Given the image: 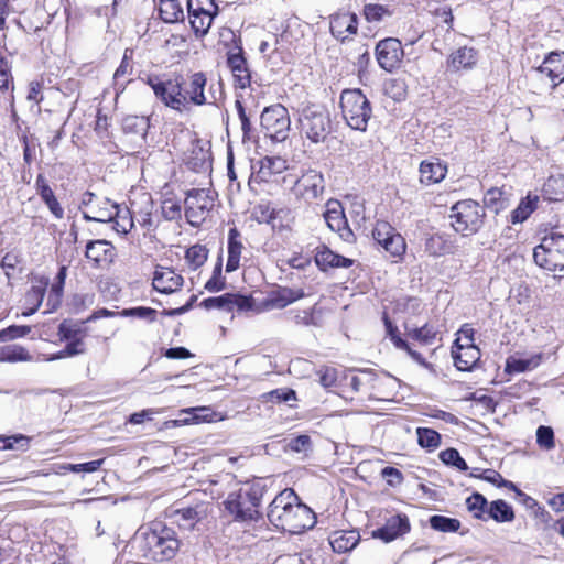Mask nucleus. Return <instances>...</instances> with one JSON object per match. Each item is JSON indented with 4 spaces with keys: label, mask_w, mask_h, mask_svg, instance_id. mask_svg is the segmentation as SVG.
<instances>
[{
    "label": "nucleus",
    "mask_w": 564,
    "mask_h": 564,
    "mask_svg": "<svg viewBox=\"0 0 564 564\" xmlns=\"http://www.w3.org/2000/svg\"><path fill=\"white\" fill-rule=\"evenodd\" d=\"M32 357L29 351L19 345L0 346V361L17 362L31 361Z\"/></svg>",
    "instance_id": "obj_38"
},
{
    "label": "nucleus",
    "mask_w": 564,
    "mask_h": 564,
    "mask_svg": "<svg viewBox=\"0 0 564 564\" xmlns=\"http://www.w3.org/2000/svg\"><path fill=\"white\" fill-rule=\"evenodd\" d=\"M470 476L478 477L497 487H506L508 489L514 490L517 495L525 497V502L530 507L536 505V501L533 498L525 496L521 490L517 488V486L512 481L503 479V477L494 469H485L480 475L471 473Z\"/></svg>",
    "instance_id": "obj_31"
},
{
    "label": "nucleus",
    "mask_w": 564,
    "mask_h": 564,
    "mask_svg": "<svg viewBox=\"0 0 564 564\" xmlns=\"http://www.w3.org/2000/svg\"><path fill=\"white\" fill-rule=\"evenodd\" d=\"M200 305L206 310H227L230 306V293L223 294L220 296L208 297L202 301Z\"/></svg>",
    "instance_id": "obj_59"
},
{
    "label": "nucleus",
    "mask_w": 564,
    "mask_h": 564,
    "mask_svg": "<svg viewBox=\"0 0 564 564\" xmlns=\"http://www.w3.org/2000/svg\"><path fill=\"white\" fill-rule=\"evenodd\" d=\"M45 289L43 286H32L31 290L25 295L26 304L31 305L28 311L22 313V316H30L34 314L40 305L42 304L44 297Z\"/></svg>",
    "instance_id": "obj_48"
},
{
    "label": "nucleus",
    "mask_w": 564,
    "mask_h": 564,
    "mask_svg": "<svg viewBox=\"0 0 564 564\" xmlns=\"http://www.w3.org/2000/svg\"><path fill=\"white\" fill-rule=\"evenodd\" d=\"M227 63L235 77L236 84L240 88H246L249 86L251 76L247 67V62L241 53H230L228 55Z\"/></svg>",
    "instance_id": "obj_26"
},
{
    "label": "nucleus",
    "mask_w": 564,
    "mask_h": 564,
    "mask_svg": "<svg viewBox=\"0 0 564 564\" xmlns=\"http://www.w3.org/2000/svg\"><path fill=\"white\" fill-rule=\"evenodd\" d=\"M31 332V327L26 325H11L0 330V343L22 338Z\"/></svg>",
    "instance_id": "obj_55"
},
{
    "label": "nucleus",
    "mask_w": 564,
    "mask_h": 564,
    "mask_svg": "<svg viewBox=\"0 0 564 564\" xmlns=\"http://www.w3.org/2000/svg\"><path fill=\"white\" fill-rule=\"evenodd\" d=\"M187 11L194 32L205 35L218 13V7L214 0H187Z\"/></svg>",
    "instance_id": "obj_11"
},
{
    "label": "nucleus",
    "mask_w": 564,
    "mask_h": 564,
    "mask_svg": "<svg viewBox=\"0 0 564 564\" xmlns=\"http://www.w3.org/2000/svg\"><path fill=\"white\" fill-rule=\"evenodd\" d=\"M467 508L474 513V517L481 519L484 509L487 507V500L480 494H474L466 500Z\"/></svg>",
    "instance_id": "obj_58"
},
{
    "label": "nucleus",
    "mask_w": 564,
    "mask_h": 564,
    "mask_svg": "<svg viewBox=\"0 0 564 564\" xmlns=\"http://www.w3.org/2000/svg\"><path fill=\"white\" fill-rule=\"evenodd\" d=\"M258 177L268 182L273 175L286 170V161L280 156H264L259 161Z\"/></svg>",
    "instance_id": "obj_30"
},
{
    "label": "nucleus",
    "mask_w": 564,
    "mask_h": 564,
    "mask_svg": "<svg viewBox=\"0 0 564 564\" xmlns=\"http://www.w3.org/2000/svg\"><path fill=\"white\" fill-rule=\"evenodd\" d=\"M405 329L409 337L422 344H431L436 335L435 329L427 324H424L421 327H411L406 324Z\"/></svg>",
    "instance_id": "obj_45"
},
{
    "label": "nucleus",
    "mask_w": 564,
    "mask_h": 564,
    "mask_svg": "<svg viewBox=\"0 0 564 564\" xmlns=\"http://www.w3.org/2000/svg\"><path fill=\"white\" fill-rule=\"evenodd\" d=\"M325 189V181L321 173L316 171H308L304 173L296 182L293 187V193L296 198L304 200L305 203H313L319 198Z\"/></svg>",
    "instance_id": "obj_14"
},
{
    "label": "nucleus",
    "mask_w": 564,
    "mask_h": 564,
    "mask_svg": "<svg viewBox=\"0 0 564 564\" xmlns=\"http://www.w3.org/2000/svg\"><path fill=\"white\" fill-rule=\"evenodd\" d=\"M208 514V505L198 503L194 507L182 508L176 511L180 525L192 529L195 523L204 520Z\"/></svg>",
    "instance_id": "obj_29"
},
{
    "label": "nucleus",
    "mask_w": 564,
    "mask_h": 564,
    "mask_svg": "<svg viewBox=\"0 0 564 564\" xmlns=\"http://www.w3.org/2000/svg\"><path fill=\"white\" fill-rule=\"evenodd\" d=\"M447 167L438 159L431 158L420 164V182L425 185L435 184L444 180Z\"/></svg>",
    "instance_id": "obj_23"
},
{
    "label": "nucleus",
    "mask_w": 564,
    "mask_h": 564,
    "mask_svg": "<svg viewBox=\"0 0 564 564\" xmlns=\"http://www.w3.org/2000/svg\"><path fill=\"white\" fill-rule=\"evenodd\" d=\"M324 219L328 228L338 232L340 238H343L345 241H350L354 238V234L348 226L346 216L344 214V208L339 200L329 199L326 203Z\"/></svg>",
    "instance_id": "obj_16"
},
{
    "label": "nucleus",
    "mask_w": 564,
    "mask_h": 564,
    "mask_svg": "<svg viewBox=\"0 0 564 564\" xmlns=\"http://www.w3.org/2000/svg\"><path fill=\"white\" fill-rule=\"evenodd\" d=\"M535 263L549 271L564 269V235L552 232L542 238L533 250Z\"/></svg>",
    "instance_id": "obj_8"
},
{
    "label": "nucleus",
    "mask_w": 564,
    "mask_h": 564,
    "mask_svg": "<svg viewBox=\"0 0 564 564\" xmlns=\"http://www.w3.org/2000/svg\"><path fill=\"white\" fill-rule=\"evenodd\" d=\"M488 514L497 522H510L514 519L512 508L505 500L492 501Z\"/></svg>",
    "instance_id": "obj_42"
},
{
    "label": "nucleus",
    "mask_w": 564,
    "mask_h": 564,
    "mask_svg": "<svg viewBox=\"0 0 564 564\" xmlns=\"http://www.w3.org/2000/svg\"><path fill=\"white\" fill-rule=\"evenodd\" d=\"M252 300L249 296H243L239 294H230V306L229 311L237 308V311H249L252 308Z\"/></svg>",
    "instance_id": "obj_64"
},
{
    "label": "nucleus",
    "mask_w": 564,
    "mask_h": 564,
    "mask_svg": "<svg viewBox=\"0 0 564 564\" xmlns=\"http://www.w3.org/2000/svg\"><path fill=\"white\" fill-rule=\"evenodd\" d=\"M453 251V246L441 235H433L425 241V252L433 257H441Z\"/></svg>",
    "instance_id": "obj_39"
},
{
    "label": "nucleus",
    "mask_w": 564,
    "mask_h": 564,
    "mask_svg": "<svg viewBox=\"0 0 564 564\" xmlns=\"http://www.w3.org/2000/svg\"><path fill=\"white\" fill-rule=\"evenodd\" d=\"M315 262L323 271L329 268H348L352 264L350 259L339 256L326 247L317 249Z\"/></svg>",
    "instance_id": "obj_27"
},
{
    "label": "nucleus",
    "mask_w": 564,
    "mask_h": 564,
    "mask_svg": "<svg viewBox=\"0 0 564 564\" xmlns=\"http://www.w3.org/2000/svg\"><path fill=\"white\" fill-rule=\"evenodd\" d=\"M269 521L290 534H300L315 524L314 512L299 498L293 489L281 491L269 506Z\"/></svg>",
    "instance_id": "obj_3"
},
{
    "label": "nucleus",
    "mask_w": 564,
    "mask_h": 564,
    "mask_svg": "<svg viewBox=\"0 0 564 564\" xmlns=\"http://www.w3.org/2000/svg\"><path fill=\"white\" fill-rule=\"evenodd\" d=\"M253 214L259 223L270 224L275 229L278 227L276 219L281 217V214H285V212L283 209L270 210L269 207L260 205L254 208Z\"/></svg>",
    "instance_id": "obj_49"
},
{
    "label": "nucleus",
    "mask_w": 564,
    "mask_h": 564,
    "mask_svg": "<svg viewBox=\"0 0 564 564\" xmlns=\"http://www.w3.org/2000/svg\"><path fill=\"white\" fill-rule=\"evenodd\" d=\"M485 215V208L478 202L459 200L451 208V225L457 232L473 235L481 228Z\"/></svg>",
    "instance_id": "obj_6"
},
{
    "label": "nucleus",
    "mask_w": 564,
    "mask_h": 564,
    "mask_svg": "<svg viewBox=\"0 0 564 564\" xmlns=\"http://www.w3.org/2000/svg\"><path fill=\"white\" fill-rule=\"evenodd\" d=\"M82 204L86 208L83 212V217L86 220L108 223L118 214L117 204L112 203L108 198H98L90 192L84 194Z\"/></svg>",
    "instance_id": "obj_13"
},
{
    "label": "nucleus",
    "mask_w": 564,
    "mask_h": 564,
    "mask_svg": "<svg viewBox=\"0 0 564 564\" xmlns=\"http://www.w3.org/2000/svg\"><path fill=\"white\" fill-rule=\"evenodd\" d=\"M364 15L368 22L378 23L391 15V12L386 6L369 3L364 7Z\"/></svg>",
    "instance_id": "obj_46"
},
{
    "label": "nucleus",
    "mask_w": 564,
    "mask_h": 564,
    "mask_svg": "<svg viewBox=\"0 0 564 564\" xmlns=\"http://www.w3.org/2000/svg\"><path fill=\"white\" fill-rule=\"evenodd\" d=\"M85 256L96 265L109 264L113 258V246L107 240L89 241L86 246Z\"/></svg>",
    "instance_id": "obj_21"
},
{
    "label": "nucleus",
    "mask_w": 564,
    "mask_h": 564,
    "mask_svg": "<svg viewBox=\"0 0 564 564\" xmlns=\"http://www.w3.org/2000/svg\"><path fill=\"white\" fill-rule=\"evenodd\" d=\"M543 197L549 202H562L564 199V175H551L543 185Z\"/></svg>",
    "instance_id": "obj_33"
},
{
    "label": "nucleus",
    "mask_w": 564,
    "mask_h": 564,
    "mask_svg": "<svg viewBox=\"0 0 564 564\" xmlns=\"http://www.w3.org/2000/svg\"><path fill=\"white\" fill-rule=\"evenodd\" d=\"M152 284L158 292L172 294L181 290L184 284V279L172 268L156 265Z\"/></svg>",
    "instance_id": "obj_17"
},
{
    "label": "nucleus",
    "mask_w": 564,
    "mask_h": 564,
    "mask_svg": "<svg viewBox=\"0 0 564 564\" xmlns=\"http://www.w3.org/2000/svg\"><path fill=\"white\" fill-rule=\"evenodd\" d=\"M340 108L346 123L351 129L366 131L372 116V108L360 89L344 90L340 95Z\"/></svg>",
    "instance_id": "obj_5"
},
{
    "label": "nucleus",
    "mask_w": 564,
    "mask_h": 564,
    "mask_svg": "<svg viewBox=\"0 0 564 564\" xmlns=\"http://www.w3.org/2000/svg\"><path fill=\"white\" fill-rule=\"evenodd\" d=\"M180 549V541L173 529L161 523L140 527L126 550L135 560L169 561L172 560Z\"/></svg>",
    "instance_id": "obj_2"
},
{
    "label": "nucleus",
    "mask_w": 564,
    "mask_h": 564,
    "mask_svg": "<svg viewBox=\"0 0 564 564\" xmlns=\"http://www.w3.org/2000/svg\"><path fill=\"white\" fill-rule=\"evenodd\" d=\"M431 528L443 533H454L460 529V521L455 518L434 514L429 519Z\"/></svg>",
    "instance_id": "obj_41"
},
{
    "label": "nucleus",
    "mask_w": 564,
    "mask_h": 564,
    "mask_svg": "<svg viewBox=\"0 0 564 564\" xmlns=\"http://www.w3.org/2000/svg\"><path fill=\"white\" fill-rule=\"evenodd\" d=\"M322 308L316 305L305 310H290L288 312L290 318L301 326H315L319 327L323 325Z\"/></svg>",
    "instance_id": "obj_28"
},
{
    "label": "nucleus",
    "mask_w": 564,
    "mask_h": 564,
    "mask_svg": "<svg viewBox=\"0 0 564 564\" xmlns=\"http://www.w3.org/2000/svg\"><path fill=\"white\" fill-rule=\"evenodd\" d=\"M127 53L128 51H126L119 67L116 69L113 74L115 85L120 89H123L126 84V80H123L122 83H120V80L132 73V65L129 61Z\"/></svg>",
    "instance_id": "obj_57"
},
{
    "label": "nucleus",
    "mask_w": 564,
    "mask_h": 564,
    "mask_svg": "<svg viewBox=\"0 0 564 564\" xmlns=\"http://www.w3.org/2000/svg\"><path fill=\"white\" fill-rule=\"evenodd\" d=\"M539 203V196L536 194L529 193L524 198L521 199L517 208L512 212V223H522L536 209Z\"/></svg>",
    "instance_id": "obj_36"
},
{
    "label": "nucleus",
    "mask_w": 564,
    "mask_h": 564,
    "mask_svg": "<svg viewBox=\"0 0 564 564\" xmlns=\"http://www.w3.org/2000/svg\"><path fill=\"white\" fill-rule=\"evenodd\" d=\"M58 335L61 340H75L84 338L82 329L77 324L64 321L58 326Z\"/></svg>",
    "instance_id": "obj_51"
},
{
    "label": "nucleus",
    "mask_w": 564,
    "mask_h": 564,
    "mask_svg": "<svg viewBox=\"0 0 564 564\" xmlns=\"http://www.w3.org/2000/svg\"><path fill=\"white\" fill-rule=\"evenodd\" d=\"M541 78L546 77L555 88L564 80V52H552L536 68Z\"/></svg>",
    "instance_id": "obj_19"
},
{
    "label": "nucleus",
    "mask_w": 564,
    "mask_h": 564,
    "mask_svg": "<svg viewBox=\"0 0 564 564\" xmlns=\"http://www.w3.org/2000/svg\"><path fill=\"white\" fill-rule=\"evenodd\" d=\"M102 463L104 459L91 460L83 464H67L63 469L73 473H94L100 468Z\"/></svg>",
    "instance_id": "obj_60"
},
{
    "label": "nucleus",
    "mask_w": 564,
    "mask_h": 564,
    "mask_svg": "<svg viewBox=\"0 0 564 564\" xmlns=\"http://www.w3.org/2000/svg\"><path fill=\"white\" fill-rule=\"evenodd\" d=\"M148 128V120L144 117H127L123 121V129L144 133Z\"/></svg>",
    "instance_id": "obj_62"
},
{
    "label": "nucleus",
    "mask_w": 564,
    "mask_h": 564,
    "mask_svg": "<svg viewBox=\"0 0 564 564\" xmlns=\"http://www.w3.org/2000/svg\"><path fill=\"white\" fill-rule=\"evenodd\" d=\"M162 213L167 220H175L181 218L182 207L178 203L172 199H166L163 202Z\"/></svg>",
    "instance_id": "obj_63"
},
{
    "label": "nucleus",
    "mask_w": 564,
    "mask_h": 564,
    "mask_svg": "<svg viewBox=\"0 0 564 564\" xmlns=\"http://www.w3.org/2000/svg\"><path fill=\"white\" fill-rule=\"evenodd\" d=\"M263 488L258 484H245L237 491L230 492L224 501L226 510L240 521L257 519Z\"/></svg>",
    "instance_id": "obj_4"
},
{
    "label": "nucleus",
    "mask_w": 564,
    "mask_h": 564,
    "mask_svg": "<svg viewBox=\"0 0 564 564\" xmlns=\"http://www.w3.org/2000/svg\"><path fill=\"white\" fill-rule=\"evenodd\" d=\"M536 443L540 447L550 451L555 446L554 432L552 427L541 425L536 430Z\"/></svg>",
    "instance_id": "obj_53"
},
{
    "label": "nucleus",
    "mask_w": 564,
    "mask_h": 564,
    "mask_svg": "<svg viewBox=\"0 0 564 564\" xmlns=\"http://www.w3.org/2000/svg\"><path fill=\"white\" fill-rule=\"evenodd\" d=\"M152 209L153 204L150 196L145 195L143 204L137 209L134 203L131 204V214L133 217V224L138 223L143 228L149 229L152 226Z\"/></svg>",
    "instance_id": "obj_37"
},
{
    "label": "nucleus",
    "mask_w": 564,
    "mask_h": 564,
    "mask_svg": "<svg viewBox=\"0 0 564 564\" xmlns=\"http://www.w3.org/2000/svg\"><path fill=\"white\" fill-rule=\"evenodd\" d=\"M30 441L31 438L23 434L0 436V449L26 451L30 446Z\"/></svg>",
    "instance_id": "obj_44"
},
{
    "label": "nucleus",
    "mask_w": 564,
    "mask_h": 564,
    "mask_svg": "<svg viewBox=\"0 0 564 564\" xmlns=\"http://www.w3.org/2000/svg\"><path fill=\"white\" fill-rule=\"evenodd\" d=\"M267 401L272 403H289L296 400L295 391L289 388H280L272 390L265 394Z\"/></svg>",
    "instance_id": "obj_54"
},
{
    "label": "nucleus",
    "mask_w": 564,
    "mask_h": 564,
    "mask_svg": "<svg viewBox=\"0 0 564 564\" xmlns=\"http://www.w3.org/2000/svg\"><path fill=\"white\" fill-rule=\"evenodd\" d=\"M416 434L419 444L422 447L434 449L440 445L441 436L432 429L417 427Z\"/></svg>",
    "instance_id": "obj_47"
},
{
    "label": "nucleus",
    "mask_w": 564,
    "mask_h": 564,
    "mask_svg": "<svg viewBox=\"0 0 564 564\" xmlns=\"http://www.w3.org/2000/svg\"><path fill=\"white\" fill-rule=\"evenodd\" d=\"M478 61V53L473 47L463 46L453 52L447 59V67L453 72L471 69Z\"/></svg>",
    "instance_id": "obj_22"
},
{
    "label": "nucleus",
    "mask_w": 564,
    "mask_h": 564,
    "mask_svg": "<svg viewBox=\"0 0 564 564\" xmlns=\"http://www.w3.org/2000/svg\"><path fill=\"white\" fill-rule=\"evenodd\" d=\"M375 241L392 258L400 259L405 253L404 238L388 223L379 220L372 230Z\"/></svg>",
    "instance_id": "obj_12"
},
{
    "label": "nucleus",
    "mask_w": 564,
    "mask_h": 564,
    "mask_svg": "<svg viewBox=\"0 0 564 564\" xmlns=\"http://www.w3.org/2000/svg\"><path fill=\"white\" fill-rule=\"evenodd\" d=\"M304 295L302 289L281 288L271 295L270 304L273 308H284Z\"/></svg>",
    "instance_id": "obj_34"
},
{
    "label": "nucleus",
    "mask_w": 564,
    "mask_h": 564,
    "mask_svg": "<svg viewBox=\"0 0 564 564\" xmlns=\"http://www.w3.org/2000/svg\"><path fill=\"white\" fill-rule=\"evenodd\" d=\"M452 355L455 366L460 371H469L480 359V350L476 345L465 348H453Z\"/></svg>",
    "instance_id": "obj_24"
},
{
    "label": "nucleus",
    "mask_w": 564,
    "mask_h": 564,
    "mask_svg": "<svg viewBox=\"0 0 564 564\" xmlns=\"http://www.w3.org/2000/svg\"><path fill=\"white\" fill-rule=\"evenodd\" d=\"M404 52L398 39L388 37L380 41L376 47V56L381 68L392 72L399 67Z\"/></svg>",
    "instance_id": "obj_15"
},
{
    "label": "nucleus",
    "mask_w": 564,
    "mask_h": 564,
    "mask_svg": "<svg viewBox=\"0 0 564 564\" xmlns=\"http://www.w3.org/2000/svg\"><path fill=\"white\" fill-rule=\"evenodd\" d=\"M329 28L332 34L344 42L357 34L358 17L351 12H337L330 17Z\"/></svg>",
    "instance_id": "obj_18"
},
{
    "label": "nucleus",
    "mask_w": 564,
    "mask_h": 564,
    "mask_svg": "<svg viewBox=\"0 0 564 564\" xmlns=\"http://www.w3.org/2000/svg\"><path fill=\"white\" fill-rule=\"evenodd\" d=\"M206 82L205 74L200 72L193 74L187 82L181 76L166 79L158 76L148 78L155 97L178 112L187 110L191 104L202 106L208 102L204 94Z\"/></svg>",
    "instance_id": "obj_1"
},
{
    "label": "nucleus",
    "mask_w": 564,
    "mask_h": 564,
    "mask_svg": "<svg viewBox=\"0 0 564 564\" xmlns=\"http://www.w3.org/2000/svg\"><path fill=\"white\" fill-rule=\"evenodd\" d=\"M360 534L356 530L335 531L329 536V544L337 553L351 551L359 542Z\"/></svg>",
    "instance_id": "obj_25"
},
{
    "label": "nucleus",
    "mask_w": 564,
    "mask_h": 564,
    "mask_svg": "<svg viewBox=\"0 0 564 564\" xmlns=\"http://www.w3.org/2000/svg\"><path fill=\"white\" fill-rule=\"evenodd\" d=\"M411 529L410 521L405 514L390 517L383 527L375 530L372 536L386 543L406 534Z\"/></svg>",
    "instance_id": "obj_20"
},
{
    "label": "nucleus",
    "mask_w": 564,
    "mask_h": 564,
    "mask_svg": "<svg viewBox=\"0 0 564 564\" xmlns=\"http://www.w3.org/2000/svg\"><path fill=\"white\" fill-rule=\"evenodd\" d=\"M441 460L446 465H452L458 470L465 471L468 469L466 462L460 457L459 453L455 448H447L440 453Z\"/></svg>",
    "instance_id": "obj_50"
},
{
    "label": "nucleus",
    "mask_w": 564,
    "mask_h": 564,
    "mask_svg": "<svg viewBox=\"0 0 564 564\" xmlns=\"http://www.w3.org/2000/svg\"><path fill=\"white\" fill-rule=\"evenodd\" d=\"M542 358V354H534L529 357H511L507 360L506 369L509 372L530 371L541 364Z\"/></svg>",
    "instance_id": "obj_35"
},
{
    "label": "nucleus",
    "mask_w": 564,
    "mask_h": 564,
    "mask_svg": "<svg viewBox=\"0 0 564 564\" xmlns=\"http://www.w3.org/2000/svg\"><path fill=\"white\" fill-rule=\"evenodd\" d=\"M299 122L302 134L313 143L324 142L332 129L329 115L322 106L305 107Z\"/></svg>",
    "instance_id": "obj_7"
},
{
    "label": "nucleus",
    "mask_w": 564,
    "mask_h": 564,
    "mask_svg": "<svg viewBox=\"0 0 564 564\" xmlns=\"http://www.w3.org/2000/svg\"><path fill=\"white\" fill-rule=\"evenodd\" d=\"M225 288V281L221 278V263H217L213 276L206 282L205 289L209 292H218Z\"/></svg>",
    "instance_id": "obj_61"
},
{
    "label": "nucleus",
    "mask_w": 564,
    "mask_h": 564,
    "mask_svg": "<svg viewBox=\"0 0 564 564\" xmlns=\"http://www.w3.org/2000/svg\"><path fill=\"white\" fill-rule=\"evenodd\" d=\"M239 232L236 228L230 229L228 238V260L226 264L227 272L236 271L240 265V259L243 246L238 240Z\"/></svg>",
    "instance_id": "obj_32"
},
{
    "label": "nucleus",
    "mask_w": 564,
    "mask_h": 564,
    "mask_svg": "<svg viewBox=\"0 0 564 564\" xmlns=\"http://www.w3.org/2000/svg\"><path fill=\"white\" fill-rule=\"evenodd\" d=\"M160 17L164 22L174 23L183 19L184 13L178 0H160Z\"/></svg>",
    "instance_id": "obj_40"
},
{
    "label": "nucleus",
    "mask_w": 564,
    "mask_h": 564,
    "mask_svg": "<svg viewBox=\"0 0 564 564\" xmlns=\"http://www.w3.org/2000/svg\"><path fill=\"white\" fill-rule=\"evenodd\" d=\"M113 223V229L120 234H128L133 224V217L131 210L127 209L124 215H121V210L118 208V214L111 220Z\"/></svg>",
    "instance_id": "obj_52"
},
{
    "label": "nucleus",
    "mask_w": 564,
    "mask_h": 564,
    "mask_svg": "<svg viewBox=\"0 0 564 564\" xmlns=\"http://www.w3.org/2000/svg\"><path fill=\"white\" fill-rule=\"evenodd\" d=\"M207 257L208 250L205 246L194 245L186 250L185 262L192 270H196L206 262Z\"/></svg>",
    "instance_id": "obj_43"
},
{
    "label": "nucleus",
    "mask_w": 564,
    "mask_h": 564,
    "mask_svg": "<svg viewBox=\"0 0 564 564\" xmlns=\"http://www.w3.org/2000/svg\"><path fill=\"white\" fill-rule=\"evenodd\" d=\"M386 93L397 101L406 97V84L403 79H391L386 86Z\"/></svg>",
    "instance_id": "obj_56"
},
{
    "label": "nucleus",
    "mask_w": 564,
    "mask_h": 564,
    "mask_svg": "<svg viewBox=\"0 0 564 564\" xmlns=\"http://www.w3.org/2000/svg\"><path fill=\"white\" fill-rule=\"evenodd\" d=\"M261 126L274 141H284L290 132L291 120L288 109L278 104L267 107L261 113Z\"/></svg>",
    "instance_id": "obj_9"
},
{
    "label": "nucleus",
    "mask_w": 564,
    "mask_h": 564,
    "mask_svg": "<svg viewBox=\"0 0 564 564\" xmlns=\"http://www.w3.org/2000/svg\"><path fill=\"white\" fill-rule=\"evenodd\" d=\"M214 207L210 192L204 188L192 189L185 198V217L193 227H199Z\"/></svg>",
    "instance_id": "obj_10"
}]
</instances>
